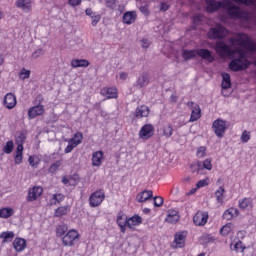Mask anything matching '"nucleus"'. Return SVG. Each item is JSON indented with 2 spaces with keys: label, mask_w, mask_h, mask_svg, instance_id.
Instances as JSON below:
<instances>
[{
  "label": "nucleus",
  "mask_w": 256,
  "mask_h": 256,
  "mask_svg": "<svg viewBox=\"0 0 256 256\" xmlns=\"http://www.w3.org/2000/svg\"><path fill=\"white\" fill-rule=\"evenodd\" d=\"M229 43L232 47L238 45L235 50L231 49L229 45L225 44L223 41L216 43L215 51L220 55V57H229L232 61L229 63L230 71H245L251 65V62L247 60L245 52L246 51H256V44L247 36V34H237L235 38H230ZM235 55H238L237 58H233Z\"/></svg>",
  "instance_id": "nucleus-1"
},
{
  "label": "nucleus",
  "mask_w": 256,
  "mask_h": 256,
  "mask_svg": "<svg viewBox=\"0 0 256 256\" xmlns=\"http://www.w3.org/2000/svg\"><path fill=\"white\" fill-rule=\"evenodd\" d=\"M206 9L208 13H213L218 9H225L231 19H243V11H241V8L233 4L230 0H223L222 2L206 0Z\"/></svg>",
  "instance_id": "nucleus-2"
},
{
  "label": "nucleus",
  "mask_w": 256,
  "mask_h": 256,
  "mask_svg": "<svg viewBox=\"0 0 256 256\" xmlns=\"http://www.w3.org/2000/svg\"><path fill=\"white\" fill-rule=\"evenodd\" d=\"M78 239L79 232L75 229H71L62 237V245L64 247H73Z\"/></svg>",
  "instance_id": "nucleus-3"
},
{
  "label": "nucleus",
  "mask_w": 256,
  "mask_h": 256,
  "mask_svg": "<svg viewBox=\"0 0 256 256\" xmlns=\"http://www.w3.org/2000/svg\"><path fill=\"white\" fill-rule=\"evenodd\" d=\"M227 121L223 119H217L212 124V129L215 133V135L221 139L222 137H225V132L227 131Z\"/></svg>",
  "instance_id": "nucleus-4"
},
{
  "label": "nucleus",
  "mask_w": 256,
  "mask_h": 256,
  "mask_svg": "<svg viewBox=\"0 0 256 256\" xmlns=\"http://www.w3.org/2000/svg\"><path fill=\"white\" fill-rule=\"evenodd\" d=\"M229 35V30L218 24L215 28H211L208 32V37L210 39H223V37H227Z\"/></svg>",
  "instance_id": "nucleus-5"
},
{
  "label": "nucleus",
  "mask_w": 256,
  "mask_h": 256,
  "mask_svg": "<svg viewBox=\"0 0 256 256\" xmlns=\"http://www.w3.org/2000/svg\"><path fill=\"white\" fill-rule=\"evenodd\" d=\"M103 201H105V192L103 190L92 193L89 198L90 207H99Z\"/></svg>",
  "instance_id": "nucleus-6"
},
{
  "label": "nucleus",
  "mask_w": 256,
  "mask_h": 256,
  "mask_svg": "<svg viewBox=\"0 0 256 256\" xmlns=\"http://www.w3.org/2000/svg\"><path fill=\"white\" fill-rule=\"evenodd\" d=\"M155 135V127L153 124H145L139 131V138L143 140L151 139Z\"/></svg>",
  "instance_id": "nucleus-7"
},
{
  "label": "nucleus",
  "mask_w": 256,
  "mask_h": 256,
  "mask_svg": "<svg viewBox=\"0 0 256 256\" xmlns=\"http://www.w3.org/2000/svg\"><path fill=\"white\" fill-rule=\"evenodd\" d=\"M207 221H209L208 212L198 211L193 217V223L197 227H204V225H207Z\"/></svg>",
  "instance_id": "nucleus-8"
},
{
  "label": "nucleus",
  "mask_w": 256,
  "mask_h": 256,
  "mask_svg": "<svg viewBox=\"0 0 256 256\" xmlns=\"http://www.w3.org/2000/svg\"><path fill=\"white\" fill-rule=\"evenodd\" d=\"M187 237V232L180 231L174 235V241L172 247L174 249H183L185 247V239Z\"/></svg>",
  "instance_id": "nucleus-9"
},
{
  "label": "nucleus",
  "mask_w": 256,
  "mask_h": 256,
  "mask_svg": "<svg viewBox=\"0 0 256 256\" xmlns=\"http://www.w3.org/2000/svg\"><path fill=\"white\" fill-rule=\"evenodd\" d=\"M187 105L192 109L189 122L195 123V121H199L201 119V107L194 102H188Z\"/></svg>",
  "instance_id": "nucleus-10"
},
{
  "label": "nucleus",
  "mask_w": 256,
  "mask_h": 256,
  "mask_svg": "<svg viewBox=\"0 0 256 256\" xmlns=\"http://www.w3.org/2000/svg\"><path fill=\"white\" fill-rule=\"evenodd\" d=\"M15 5L24 13H30V11L33 9V2L31 0H17Z\"/></svg>",
  "instance_id": "nucleus-11"
},
{
  "label": "nucleus",
  "mask_w": 256,
  "mask_h": 256,
  "mask_svg": "<svg viewBox=\"0 0 256 256\" xmlns=\"http://www.w3.org/2000/svg\"><path fill=\"white\" fill-rule=\"evenodd\" d=\"M3 103L6 109H14L17 105V97H15L13 93H7L4 97Z\"/></svg>",
  "instance_id": "nucleus-12"
},
{
  "label": "nucleus",
  "mask_w": 256,
  "mask_h": 256,
  "mask_svg": "<svg viewBox=\"0 0 256 256\" xmlns=\"http://www.w3.org/2000/svg\"><path fill=\"white\" fill-rule=\"evenodd\" d=\"M222 95L224 97H227L229 94H227V92H225L226 89H230L231 87V75H229V73H222Z\"/></svg>",
  "instance_id": "nucleus-13"
},
{
  "label": "nucleus",
  "mask_w": 256,
  "mask_h": 256,
  "mask_svg": "<svg viewBox=\"0 0 256 256\" xmlns=\"http://www.w3.org/2000/svg\"><path fill=\"white\" fill-rule=\"evenodd\" d=\"M43 113H45L43 105H36L28 110V117L29 119H35V117H39V115H43Z\"/></svg>",
  "instance_id": "nucleus-14"
},
{
  "label": "nucleus",
  "mask_w": 256,
  "mask_h": 256,
  "mask_svg": "<svg viewBox=\"0 0 256 256\" xmlns=\"http://www.w3.org/2000/svg\"><path fill=\"white\" fill-rule=\"evenodd\" d=\"M40 195H43V188L40 186H35L28 192V201H37Z\"/></svg>",
  "instance_id": "nucleus-15"
},
{
  "label": "nucleus",
  "mask_w": 256,
  "mask_h": 256,
  "mask_svg": "<svg viewBox=\"0 0 256 256\" xmlns=\"http://www.w3.org/2000/svg\"><path fill=\"white\" fill-rule=\"evenodd\" d=\"M128 221H129V218H127V215H125L123 213L118 214L117 225H118V227H120V231L122 233H125L126 227H128Z\"/></svg>",
  "instance_id": "nucleus-16"
},
{
  "label": "nucleus",
  "mask_w": 256,
  "mask_h": 256,
  "mask_svg": "<svg viewBox=\"0 0 256 256\" xmlns=\"http://www.w3.org/2000/svg\"><path fill=\"white\" fill-rule=\"evenodd\" d=\"M197 55L201 57V59H205L208 63H213L215 61V57L211 53V51L207 49H197Z\"/></svg>",
  "instance_id": "nucleus-17"
},
{
  "label": "nucleus",
  "mask_w": 256,
  "mask_h": 256,
  "mask_svg": "<svg viewBox=\"0 0 256 256\" xmlns=\"http://www.w3.org/2000/svg\"><path fill=\"white\" fill-rule=\"evenodd\" d=\"M27 247V241L23 238H15L13 241V248L17 253H21V251H25Z\"/></svg>",
  "instance_id": "nucleus-18"
},
{
  "label": "nucleus",
  "mask_w": 256,
  "mask_h": 256,
  "mask_svg": "<svg viewBox=\"0 0 256 256\" xmlns=\"http://www.w3.org/2000/svg\"><path fill=\"white\" fill-rule=\"evenodd\" d=\"M103 163V151H96L92 154V167H101Z\"/></svg>",
  "instance_id": "nucleus-19"
},
{
  "label": "nucleus",
  "mask_w": 256,
  "mask_h": 256,
  "mask_svg": "<svg viewBox=\"0 0 256 256\" xmlns=\"http://www.w3.org/2000/svg\"><path fill=\"white\" fill-rule=\"evenodd\" d=\"M151 197H153V191L144 190L137 195L136 200L138 203H145V201H149Z\"/></svg>",
  "instance_id": "nucleus-20"
},
{
  "label": "nucleus",
  "mask_w": 256,
  "mask_h": 256,
  "mask_svg": "<svg viewBox=\"0 0 256 256\" xmlns=\"http://www.w3.org/2000/svg\"><path fill=\"white\" fill-rule=\"evenodd\" d=\"M143 223V218L139 215H134L130 218H128V228L129 229H135V227L141 225Z\"/></svg>",
  "instance_id": "nucleus-21"
},
{
  "label": "nucleus",
  "mask_w": 256,
  "mask_h": 256,
  "mask_svg": "<svg viewBox=\"0 0 256 256\" xmlns=\"http://www.w3.org/2000/svg\"><path fill=\"white\" fill-rule=\"evenodd\" d=\"M135 19H137V13L135 11L126 12L123 15V23L126 25H132V23H135Z\"/></svg>",
  "instance_id": "nucleus-22"
},
{
  "label": "nucleus",
  "mask_w": 256,
  "mask_h": 256,
  "mask_svg": "<svg viewBox=\"0 0 256 256\" xmlns=\"http://www.w3.org/2000/svg\"><path fill=\"white\" fill-rule=\"evenodd\" d=\"M135 117H137V119L149 117V107L145 105L138 106L135 111Z\"/></svg>",
  "instance_id": "nucleus-23"
},
{
  "label": "nucleus",
  "mask_w": 256,
  "mask_h": 256,
  "mask_svg": "<svg viewBox=\"0 0 256 256\" xmlns=\"http://www.w3.org/2000/svg\"><path fill=\"white\" fill-rule=\"evenodd\" d=\"M101 95L107 99H117V88H104L101 90Z\"/></svg>",
  "instance_id": "nucleus-24"
},
{
  "label": "nucleus",
  "mask_w": 256,
  "mask_h": 256,
  "mask_svg": "<svg viewBox=\"0 0 256 256\" xmlns=\"http://www.w3.org/2000/svg\"><path fill=\"white\" fill-rule=\"evenodd\" d=\"M180 217H179V212H177L176 210H169L167 217H166V221L167 223H171L172 225L177 223L179 221Z\"/></svg>",
  "instance_id": "nucleus-25"
},
{
  "label": "nucleus",
  "mask_w": 256,
  "mask_h": 256,
  "mask_svg": "<svg viewBox=\"0 0 256 256\" xmlns=\"http://www.w3.org/2000/svg\"><path fill=\"white\" fill-rule=\"evenodd\" d=\"M190 171L191 173H197V175H205V172H203V164L201 161L194 162L190 165Z\"/></svg>",
  "instance_id": "nucleus-26"
},
{
  "label": "nucleus",
  "mask_w": 256,
  "mask_h": 256,
  "mask_svg": "<svg viewBox=\"0 0 256 256\" xmlns=\"http://www.w3.org/2000/svg\"><path fill=\"white\" fill-rule=\"evenodd\" d=\"M15 214V210L13 208L4 207L0 209V219H9V217H13Z\"/></svg>",
  "instance_id": "nucleus-27"
},
{
  "label": "nucleus",
  "mask_w": 256,
  "mask_h": 256,
  "mask_svg": "<svg viewBox=\"0 0 256 256\" xmlns=\"http://www.w3.org/2000/svg\"><path fill=\"white\" fill-rule=\"evenodd\" d=\"M239 207L240 209H253V199L251 198H244L242 200H239Z\"/></svg>",
  "instance_id": "nucleus-28"
},
{
  "label": "nucleus",
  "mask_w": 256,
  "mask_h": 256,
  "mask_svg": "<svg viewBox=\"0 0 256 256\" xmlns=\"http://www.w3.org/2000/svg\"><path fill=\"white\" fill-rule=\"evenodd\" d=\"M15 237V233L13 231H5L0 234V239L2 240V243H10V241H13Z\"/></svg>",
  "instance_id": "nucleus-29"
},
{
  "label": "nucleus",
  "mask_w": 256,
  "mask_h": 256,
  "mask_svg": "<svg viewBox=\"0 0 256 256\" xmlns=\"http://www.w3.org/2000/svg\"><path fill=\"white\" fill-rule=\"evenodd\" d=\"M238 211L235 208H229L223 213V219H226V221H231L233 217H237Z\"/></svg>",
  "instance_id": "nucleus-30"
},
{
  "label": "nucleus",
  "mask_w": 256,
  "mask_h": 256,
  "mask_svg": "<svg viewBox=\"0 0 256 256\" xmlns=\"http://www.w3.org/2000/svg\"><path fill=\"white\" fill-rule=\"evenodd\" d=\"M71 67L77 69V67H89V62L85 59H74L71 61Z\"/></svg>",
  "instance_id": "nucleus-31"
},
{
  "label": "nucleus",
  "mask_w": 256,
  "mask_h": 256,
  "mask_svg": "<svg viewBox=\"0 0 256 256\" xmlns=\"http://www.w3.org/2000/svg\"><path fill=\"white\" fill-rule=\"evenodd\" d=\"M225 188L219 187L215 192L216 200L220 203V205H223V202L225 201Z\"/></svg>",
  "instance_id": "nucleus-32"
},
{
  "label": "nucleus",
  "mask_w": 256,
  "mask_h": 256,
  "mask_svg": "<svg viewBox=\"0 0 256 256\" xmlns=\"http://www.w3.org/2000/svg\"><path fill=\"white\" fill-rule=\"evenodd\" d=\"M72 145L74 146H78L81 145L82 141H83V133L81 132H77L76 134H74V136L69 140Z\"/></svg>",
  "instance_id": "nucleus-33"
},
{
  "label": "nucleus",
  "mask_w": 256,
  "mask_h": 256,
  "mask_svg": "<svg viewBox=\"0 0 256 256\" xmlns=\"http://www.w3.org/2000/svg\"><path fill=\"white\" fill-rule=\"evenodd\" d=\"M71 211L69 206H61L57 208L54 212L55 217H63V215H67Z\"/></svg>",
  "instance_id": "nucleus-34"
},
{
  "label": "nucleus",
  "mask_w": 256,
  "mask_h": 256,
  "mask_svg": "<svg viewBox=\"0 0 256 256\" xmlns=\"http://www.w3.org/2000/svg\"><path fill=\"white\" fill-rule=\"evenodd\" d=\"M149 84V74L143 73L137 80V85L139 87H146Z\"/></svg>",
  "instance_id": "nucleus-35"
},
{
  "label": "nucleus",
  "mask_w": 256,
  "mask_h": 256,
  "mask_svg": "<svg viewBox=\"0 0 256 256\" xmlns=\"http://www.w3.org/2000/svg\"><path fill=\"white\" fill-rule=\"evenodd\" d=\"M211 158H207L204 161H201L202 164V173H205V169L206 171H211V169H213V164H212Z\"/></svg>",
  "instance_id": "nucleus-36"
},
{
  "label": "nucleus",
  "mask_w": 256,
  "mask_h": 256,
  "mask_svg": "<svg viewBox=\"0 0 256 256\" xmlns=\"http://www.w3.org/2000/svg\"><path fill=\"white\" fill-rule=\"evenodd\" d=\"M182 56L186 61L193 59L194 57H197V50H183Z\"/></svg>",
  "instance_id": "nucleus-37"
},
{
  "label": "nucleus",
  "mask_w": 256,
  "mask_h": 256,
  "mask_svg": "<svg viewBox=\"0 0 256 256\" xmlns=\"http://www.w3.org/2000/svg\"><path fill=\"white\" fill-rule=\"evenodd\" d=\"M163 135L164 137H166L167 139H169V137L173 136V126L171 124H166L163 127Z\"/></svg>",
  "instance_id": "nucleus-38"
},
{
  "label": "nucleus",
  "mask_w": 256,
  "mask_h": 256,
  "mask_svg": "<svg viewBox=\"0 0 256 256\" xmlns=\"http://www.w3.org/2000/svg\"><path fill=\"white\" fill-rule=\"evenodd\" d=\"M13 147H14L13 140H9L8 142H6L5 146L3 147V152L6 153V155H11V153H13Z\"/></svg>",
  "instance_id": "nucleus-39"
},
{
  "label": "nucleus",
  "mask_w": 256,
  "mask_h": 256,
  "mask_svg": "<svg viewBox=\"0 0 256 256\" xmlns=\"http://www.w3.org/2000/svg\"><path fill=\"white\" fill-rule=\"evenodd\" d=\"M232 231H233V224L228 223L221 228L220 233L221 235L226 236V235H229V233H231Z\"/></svg>",
  "instance_id": "nucleus-40"
},
{
  "label": "nucleus",
  "mask_w": 256,
  "mask_h": 256,
  "mask_svg": "<svg viewBox=\"0 0 256 256\" xmlns=\"http://www.w3.org/2000/svg\"><path fill=\"white\" fill-rule=\"evenodd\" d=\"M65 199L63 194H54L52 199L50 200L51 205H57V203H61Z\"/></svg>",
  "instance_id": "nucleus-41"
},
{
  "label": "nucleus",
  "mask_w": 256,
  "mask_h": 256,
  "mask_svg": "<svg viewBox=\"0 0 256 256\" xmlns=\"http://www.w3.org/2000/svg\"><path fill=\"white\" fill-rule=\"evenodd\" d=\"M231 249L237 253H243V251H245V247H243V242L241 241H238L235 244H231Z\"/></svg>",
  "instance_id": "nucleus-42"
},
{
  "label": "nucleus",
  "mask_w": 256,
  "mask_h": 256,
  "mask_svg": "<svg viewBox=\"0 0 256 256\" xmlns=\"http://www.w3.org/2000/svg\"><path fill=\"white\" fill-rule=\"evenodd\" d=\"M28 161H29V165L34 169H37L40 163L39 157L37 156H30Z\"/></svg>",
  "instance_id": "nucleus-43"
},
{
  "label": "nucleus",
  "mask_w": 256,
  "mask_h": 256,
  "mask_svg": "<svg viewBox=\"0 0 256 256\" xmlns=\"http://www.w3.org/2000/svg\"><path fill=\"white\" fill-rule=\"evenodd\" d=\"M29 77H31V70L22 68L19 73V78L22 79V81H25V79H29Z\"/></svg>",
  "instance_id": "nucleus-44"
},
{
  "label": "nucleus",
  "mask_w": 256,
  "mask_h": 256,
  "mask_svg": "<svg viewBox=\"0 0 256 256\" xmlns=\"http://www.w3.org/2000/svg\"><path fill=\"white\" fill-rule=\"evenodd\" d=\"M68 227L65 224L60 225L57 229H56V235L57 237H63V235H65V232L68 231Z\"/></svg>",
  "instance_id": "nucleus-45"
},
{
  "label": "nucleus",
  "mask_w": 256,
  "mask_h": 256,
  "mask_svg": "<svg viewBox=\"0 0 256 256\" xmlns=\"http://www.w3.org/2000/svg\"><path fill=\"white\" fill-rule=\"evenodd\" d=\"M196 155H197L198 159H203V157H205V155H207V148H205V146L199 147L197 149Z\"/></svg>",
  "instance_id": "nucleus-46"
},
{
  "label": "nucleus",
  "mask_w": 256,
  "mask_h": 256,
  "mask_svg": "<svg viewBox=\"0 0 256 256\" xmlns=\"http://www.w3.org/2000/svg\"><path fill=\"white\" fill-rule=\"evenodd\" d=\"M42 55H45V50H43V48H39L32 53V59H39Z\"/></svg>",
  "instance_id": "nucleus-47"
},
{
  "label": "nucleus",
  "mask_w": 256,
  "mask_h": 256,
  "mask_svg": "<svg viewBox=\"0 0 256 256\" xmlns=\"http://www.w3.org/2000/svg\"><path fill=\"white\" fill-rule=\"evenodd\" d=\"M209 185V178L199 180L196 184L197 189H201L202 187H207Z\"/></svg>",
  "instance_id": "nucleus-48"
},
{
  "label": "nucleus",
  "mask_w": 256,
  "mask_h": 256,
  "mask_svg": "<svg viewBox=\"0 0 256 256\" xmlns=\"http://www.w3.org/2000/svg\"><path fill=\"white\" fill-rule=\"evenodd\" d=\"M249 139H251V134L248 131H243V133L241 135L242 143H247V141H249Z\"/></svg>",
  "instance_id": "nucleus-49"
},
{
  "label": "nucleus",
  "mask_w": 256,
  "mask_h": 256,
  "mask_svg": "<svg viewBox=\"0 0 256 256\" xmlns=\"http://www.w3.org/2000/svg\"><path fill=\"white\" fill-rule=\"evenodd\" d=\"M153 203H154V206L161 207V205H163V197L161 196L154 197Z\"/></svg>",
  "instance_id": "nucleus-50"
},
{
  "label": "nucleus",
  "mask_w": 256,
  "mask_h": 256,
  "mask_svg": "<svg viewBox=\"0 0 256 256\" xmlns=\"http://www.w3.org/2000/svg\"><path fill=\"white\" fill-rule=\"evenodd\" d=\"M60 165H62L61 161H56L54 164H52L50 166V173H55V171L59 169Z\"/></svg>",
  "instance_id": "nucleus-51"
},
{
  "label": "nucleus",
  "mask_w": 256,
  "mask_h": 256,
  "mask_svg": "<svg viewBox=\"0 0 256 256\" xmlns=\"http://www.w3.org/2000/svg\"><path fill=\"white\" fill-rule=\"evenodd\" d=\"M91 19H92V26L95 27L97 25V23H99V21H101V15L93 14Z\"/></svg>",
  "instance_id": "nucleus-52"
},
{
  "label": "nucleus",
  "mask_w": 256,
  "mask_h": 256,
  "mask_svg": "<svg viewBox=\"0 0 256 256\" xmlns=\"http://www.w3.org/2000/svg\"><path fill=\"white\" fill-rule=\"evenodd\" d=\"M15 165H21L23 163V154H17L14 157Z\"/></svg>",
  "instance_id": "nucleus-53"
},
{
  "label": "nucleus",
  "mask_w": 256,
  "mask_h": 256,
  "mask_svg": "<svg viewBox=\"0 0 256 256\" xmlns=\"http://www.w3.org/2000/svg\"><path fill=\"white\" fill-rule=\"evenodd\" d=\"M234 3H240L241 5H253L255 0H232Z\"/></svg>",
  "instance_id": "nucleus-54"
},
{
  "label": "nucleus",
  "mask_w": 256,
  "mask_h": 256,
  "mask_svg": "<svg viewBox=\"0 0 256 256\" xmlns=\"http://www.w3.org/2000/svg\"><path fill=\"white\" fill-rule=\"evenodd\" d=\"M202 20H203V15H201V14H196V15L193 17V23H194V25H199V23H201Z\"/></svg>",
  "instance_id": "nucleus-55"
},
{
  "label": "nucleus",
  "mask_w": 256,
  "mask_h": 256,
  "mask_svg": "<svg viewBox=\"0 0 256 256\" xmlns=\"http://www.w3.org/2000/svg\"><path fill=\"white\" fill-rule=\"evenodd\" d=\"M82 1L83 0H68V5H70V7H79Z\"/></svg>",
  "instance_id": "nucleus-56"
},
{
  "label": "nucleus",
  "mask_w": 256,
  "mask_h": 256,
  "mask_svg": "<svg viewBox=\"0 0 256 256\" xmlns=\"http://www.w3.org/2000/svg\"><path fill=\"white\" fill-rule=\"evenodd\" d=\"M75 147H77V146H75V144L68 141V145L64 151H65V153H71V151H73V149H75Z\"/></svg>",
  "instance_id": "nucleus-57"
},
{
  "label": "nucleus",
  "mask_w": 256,
  "mask_h": 256,
  "mask_svg": "<svg viewBox=\"0 0 256 256\" xmlns=\"http://www.w3.org/2000/svg\"><path fill=\"white\" fill-rule=\"evenodd\" d=\"M168 9H169V4L165 3V2H162L161 5H160V10L161 11H167Z\"/></svg>",
  "instance_id": "nucleus-58"
},
{
  "label": "nucleus",
  "mask_w": 256,
  "mask_h": 256,
  "mask_svg": "<svg viewBox=\"0 0 256 256\" xmlns=\"http://www.w3.org/2000/svg\"><path fill=\"white\" fill-rule=\"evenodd\" d=\"M141 46L143 47V49H147L149 47V40L143 39L141 41Z\"/></svg>",
  "instance_id": "nucleus-59"
},
{
  "label": "nucleus",
  "mask_w": 256,
  "mask_h": 256,
  "mask_svg": "<svg viewBox=\"0 0 256 256\" xmlns=\"http://www.w3.org/2000/svg\"><path fill=\"white\" fill-rule=\"evenodd\" d=\"M107 7H110V9H115V0H107Z\"/></svg>",
  "instance_id": "nucleus-60"
},
{
  "label": "nucleus",
  "mask_w": 256,
  "mask_h": 256,
  "mask_svg": "<svg viewBox=\"0 0 256 256\" xmlns=\"http://www.w3.org/2000/svg\"><path fill=\"white\" fill-rule=\"evenodd\" d=\"M16 153L23 155V144H19L16 148Z\"/></svg>",
  "instance_id": "nucleus-61"
},
{
  "label": "nucleus",
  "mask_w": 256,
  "mask_h": 256,
  "mask_svg": "<svg viewBox=\"0 0 256 256\" xmlns=\"http://www.w3.org/2000/svg\"><path fill=\"white\" fill-rule=\"evenodd\" d=\"M129 74H127L126 72H120L119 74V78L122 80V81H125L127 79Z\"/></svg>",
  "instance_id": "nucleus-62"
},
{
  "label": "nucleus",
  "mask_w": 256,
  "mask_h": 256,
  "mask_svg": "<svg viewBox=\"0 0 256 256\" xmlns=\"http://www.w3.org/2000/svg\"><path fill=\"white\" fill-rule=\"evenodd\" d=\"M86 15H88L89 17H93V15H96L95 13H94V11L93 10H91V9H86Z\"/></svg>",
  "instance_id": "nucleus-63"
},
{
  "label": "nucleus",
  "mask_w": 256,
  "mask_h": 256,
  "mask_svg": "<svg viewBox=\"0 0 256 256\" xmlns=\"http://www.w3.org/2000/svg\"><path fill=\"white\" fill-rule=\"evenodd\" d=\"M140 11H141V13H145V14L149 13V10L147 9V6H141Z\"/></svg>",
  "instance_id": "nucleus-64"
}]
</instances>
